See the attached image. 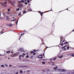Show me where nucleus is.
<instances>
[{"label": "nucleus", "mask_w": 74, "mask_h": 74, "mask_svg": "<svg viewBox=\"0 0 74 74\" xmlns=\"http://www.w3.org/2000/svg\"><path fill=\"white\" fill-rule=\"evenodd\" d=\"M18 54H19V53H14V57H15L16 56H18Z\"/></svg>", "instance_id": "nucleus-1"}, {"label": "nucleus", "mask_w": 74, "mask_h": 74, "mask_svg": "<svg viewBox=\"0 0 74 74\" xmlns=\"http://www.w3.org/2000/svg\"><path fill=\"white\" fill-rule=\"evenodd\" d=\"M7 21H9V19L8 18V16H7L6 17V19Z\"/></svg>", "instance_id": "nucleus-2"}, {"label": "nucleus", "mask_w": 74, "mask_h": 74, "mask_svg": "<svg viewBox=\"0 0 74 74\" xmlns=\"http://www.w3.org/2000/svg\"><path fill=\"white\" fill-rule=\"evenodd\" d=\"M22 50V49L21 48H19L18 49V51H21Z\"/></svg>", "instance_id": "nucleus-3"}, {"label": "nucleus", "mask_w": 74, "mask_h": 74, "mask_svg": "<svg viewBox=\"0 0 74 74\" xmlns=\"http://www.w3.org/2000/svg\"><path fill=\"white\" fill-rule=\"evenodd\" d=\"M63 37H61L60 38V39H61L60 42H61L62 41V40H63Z\"/></svg>", "instance_id": "nucleus-4"}, {"label": "nucleus", "mask_w": 74, "mask_h": 74, "mask_svg": "<svg viewBox=\"0 0 74 74\" xmlns=\"http://www.w3.org/2000/svg\"><path fill=\"white\" fill-rule=\"evenodd\" d=\"M20 73H23V72L22 71V70H21L20 71Z\"/></svg>", "instance_id": "nucleus-5"}, {"label": "nucleus", "mask_w": 74, "mask_h": 74, "mask_svg": "<svg viewBox=\"0 0 74 74\" xmlns=\"http://www.w3.org/2000/svg\"><path fill=\"white\" fill-rule=\"evenodd\" d=\"M63 58V55H62L60 56V57H59V58L60 59V58Z\"/></svg>", "instance_id": "nucleus-6"}, {"label": "nucleus", "mask_w": 74, "mask_h": 74, "mask_svg": "<svg viewBox=\"0 0 74 74\" xmlns=\"http://www.w3.org/2000/svg\"><path fill=\"white\" fill-rule=\"evenodd\" d=\"M11 57H14V54L13 55V54H12L11 55Z\"/></svg>", "instance_id": "nucleus-7"}, {"label": "nucleus", "mask_w": 74, "mask_h": 74, "mask_svg": "<svg viewBox=\"0 0 74 74\" xmlns=\"http://www.w3.org/2000/svg\"><path fill=\"white\" fill-rule=\"evenodd\" d=\"M1 67H5V66L4 65H1Z\"/></svg>", "instance_id": "nucleus-8"}, {"label": "nucleus", "mask_w": 74, "mask_h": 74, "mask_svg": "<svg viewBox=\"0 0 74 74\" xmlns=\"http://www.w3.org/2000/svg\"><path fill=\"white\" fill-rule=\"evenodd\" d=\"M11 4L13 6H14L15 5H14V4L13 3H11Z\"/></svg>", "instance_id": "nucleus-9"}, {"label": "nucleus", "mask_w": 74, "mask_h": 74, "mask_svg": "<svg viewBox=\"0 0 74 74\" xmlns=\"http://www.w3.org/2000/svg\"><path fill=\"white\" fill-rule=\"evenodd\" d=\"M6 53H10V51H7L6 52Z\"/></svg>", "instance_id": "nucleus-10"}, {"label": "nucleus", "mask_w": 74, "mask_h": 74, "mask_svg": "<svg viewBox=\"0 0 74 74\" xmlns=\"http://www.w3.org/2000/svg\"><path fill=\"white\" fill-rule=\"evenodd\" d=\"M58 66H56V67L55 68H53V69H58Z\"/></svg>", "instance_id": "nucleus-11"}, {"label": "nucleus", "mask_w": 74, "mask_h": 74, "mask_svg": "<svg viewBox=\"0 0 74 74\" xmlns=\"http://www.w3.org/2000/svg\"><path fill=\"white\" fill-rule=\"evenodd\" d=\"M18 20H17V21H16V25H17L18 24Z\"/></svg>", "instance_id": "nucleus-12"}, {"label": "nucleus", "mask_w": 74, "mask_h": 74, "mask_svg": "<svg viewBox=\"0 0 74 74\" xmlns=\"http://www.w3.org/2000/svg\"><path fill=\"white\" fill-rule=\"evenodd\" d=\"M20 9H19V8H17L16 9V11H19V10Z\"/></svg>", "instance_id": "nucleus-13"}, {"label": "nucleus", "mask_w": 74, "mask_h": 74, "mask_svg": "<svg viewBox=\"0 0 74 74\" xmlns=\"http://www.w3.org/2000/svg\"><path fill=\"white\" fill-rule=\"evenodd\" d=\"M62 71H66V70L62 69Z\"/></svg>", "instance_id": "nucleus-14"}, {"label": "nucleus", "mask_w": 74, "mask_h": 74, "mask_svg": "<svg viewBox=\"0 0 74 74\" xmlns=\"http://www.w3.org/2000/svg\"><path fill=\"white\" fill-rule=\"evenodd\" d=\"M30 70H28L27 71V73H29V72H30Z\"/></svg>", "instance_id": "nucleus-15"}, {"label": "nucleus", "mask_w": 74, "mask_h": 74, "mask_svg": "<svg viewBox=\"0 0 74 74\" xmlns=\"http://www.w3.org/2000/svg\"><path fill=\"white\" fill-rule=\"evenodd\" d=\"M68 44V42H66L64 43V44Z\"/></svg>", "instance_id": "nucleus-16"}, {"label": "nucleus", "mask_w": 74, "mask_h": 74, "mask_svg": "<svg viewBox=\"0 0 74 74\" xmlns=\"http://www.w3.org/2000/svg\"><path fill=\"white\" fill-rule=\"evenodd\" d=\"M71 56H73V57H74V54H71Z\"/></svg>", "instance_id": "nucleus-17"}, {"label": "nucleus", "mask_w": 74, "mask_h": 74, "mask_svg": "<svg viewBox=\"0 0 74 74\" xmlns=\"http://www.w3.org/2000/svg\"><path fill=\"white\" fill-rule=\"evenodd\" d=\"M15 20H16V19L11 20V22H12V21H15Z\"/></svg>", "instance_id": "nucleus-18"}, {"label": "nucleus", "mask_w": 74, "mask_h": 74, "mask_svg": "<svg viewBox=\"0 0 74 74\" xmlns=\"http://www.w3.org/2000/svg\"><path fill=\"white\" fill-rule=\"evenodd\" d=\"M56 58H55L53 59V60H56Z\"/></svg>", "instance_id": "nucleus-19"}, {"label": "nucleus", "mask_w": 74, "mask_h": 74, "mask_svg": "<svg viewBox=\"0 0 74 74\" xmlns=\"http://www.w3.org/2000/svg\"><path fill=\"white\" fill-rule=\"evenodd\" d=\"M26 11H25L23 12V13H24V14H25V13H26Z\"/></svg>", "instance_id": "nucleus-20"}, {"label": "nucleus", "mask_w": 74, "mask_h": 74, "mask_svg": "<svg viewBox=\"0 0 74 74\" xmlns=\"http://www.w3.org/2000/svg\"><path fill=\"white\" fill-rule=\"evenodd\" d=\"M29 56L28 55L26 56V58H29Z\"/></svg>", "instance_id": "nucleus-21"}, {"label": "nucleus", "mask_w": 74, "mask_h": 74, "mask_svg": "<svg viewBox=\"0 0 74 74\" xmlns=\"http://www.w3.org/2000/svg\"><path fill=\"white\" fill-rule=\"evenodd\" d=\"M61 46H63V43H61Z\"/></svg>", "instance_id": "nucleus-22"}, {"label": "nucleus", "mask_w": 74, "mask_h": 74, "mask_svg": "<svg viewBox=\"0 0 74 74\" xmlns=\"http://www.w3.org/2000/svg\"><path fill=\"white\" fill-rule=\"evenodd\" d=\"M70 48V47H67V49H69Z\"/></svg>", "instance_id": "nucleus-23"}, {"label": "nucleus", "mask_w": 74, "mask_h": 74, "mask_svg": "<svg viewBox=\"0 0 74 74\" xmlns=\"http://www.w3.org/2000/svg\"><path fill=\"white\" fill-rule=\"evenodd\" d=\"M10 11V9H8V11Z\"/></svg>", "instance_id": "nucleus-24"}, {"label": "nucleus", "mask_w": 74, "mask_h": 74, "mask_svg": "<svg viewBox=\"0 0 74 74\" xmlns=\"http://www.w3.org/2000/svg\"><path fill=\"white\" fill-rule=\"evenodd\" d=\"M18 73H19V72H17L15 73V74H18Z\"/></svg>", "instance_id": "nucleus-25"}, {"label": "nucleus", "mask_w": 74, "mask_h": 74, "mask_svg": "<svg viewBox=\"0 0 74 74\" xmlns=\"http://www.w3.org/2000/svg\"><path fill=\"white\" fill-rule=\"evenodd\" d=\"M42 63L43 64H45V62H42Z\"/></svg>", "instance_id": "nucleus-26"}, {"label": "nucleus", "mask_w": 74, "mask_h": 74, "mask_svg": "<svg viewBox=\"0 0 74 74\" xmlns=\"http://www.w3.org/2000/svg\"><path fill=\"white\" fill-rule=\"evenodd\" d=\"M21 14V12L19 13V14H18L19 16H20Z\"/></svg>", "instance_id": "nucleus-27"}, {"label": "nucleus", "mask_w": 74, "mask_h": 74, "mask_svg": "<svg viewBox=\"0 0 74 74\" xmlns=\"http://www.w3.org/2000/svg\"><path fill=\"white\" fill-rule=\"evenodd\" d=\"M62 69H60V71H62Z\"/></svg>", "instance_id": "nucleus-28"}, {"label": "nucleus", "mask_w": 74, "mask_h": 74, "mask_svg": "<svg viewBox=\"0 0 74 74\" xmlns=\"http://www.w3.org/2000/svg\"><path fill=\"white\" fill-rule=\"evenodd\" d=\"M5 13H3V15H5Z\"/></svg>", "instance_id": "nucleus-29"}, {"label": "nucleus", "mask_w": 74, "mask_h": 74, "mask_svg": "<svg viewBox=\"0 0 74 74\" xmlns=\"http://www.w3.org/2000/svg\"><path fill=\"white\" fill-rule=\"evenodd\" d=\"M66 49H66V48H64V51H66Z\"/></svg>", "instance_id": "nucleus-30"}, {"label": "nucleus", "mask_w": 74, "mask_h": 74, "mask_svg": "<svg viewBox=\"0 0 74 74\" xmlns=\"http://www.w3.org/2000/svg\"><path fill=\"white\" fill-rule=\"evenodd\" d=\"M65 47L64 46V47H62V49H63Z\"/></svg>", "instance_id": "nucleus-31"}, {"label": "nucleus", "mask_w": 74, "mask_h": 74, "mask_svg": "<svg viewBox=\"0 0 74 74\" xmlns=\"http://www.w3.org/2000/svg\"><path fill=\"white\" fill-rule=\"evenodd\" d=\"M30 1H29V0L27 1V2H28V3H30Z\"/></svg>", "instance_id": "nucleus-32"}, {"label": "nucleus", "mask_w": 74, "mask_h": 74, "mask_svg": "<svg viewBox=\"0 0 74 74\" xmlns=\"http://www.w3.org/2000/svg\"><path fill=\"white\" fill-rule=\"evenodd\" d=\"M58 71H60V69H58L57 70Z\"/></svg>", "instance_id": "nucleus-33"}, {"label": "nucleus", "mask_w": 74, "mask_h": 74, "mask_svg": "<svg viewBox=\"0 0 74 74\" xmlns=\"http://www.w3.org/2000/svg\"><path fill=\"white\" fill-rule=\"evenodd\" d=\"M38 58H39V59H41V57H40L39 56H38Z\"/></svg>", "instance_id": "nucleus-34"}, {"label": "nucleus", "mask_w": 74, "mask_h": 74, "mask_svg": "<svg viewBox=\"0 0 74 74\" xmlns=\"http://www.w3.org/2000/svg\"><path fill=\"white\" fill-rule=\"evenodd\" d=\"M5 66H6V67H8V65L5 64Z\"/></svg>", "instance_id": "nucleus-35"}, {"label": "nucleus", "mask_w": 74, "mask_h": 74, "mask_svg": "<svg viewBox=\"0 0 74 74\" xmlns=\"http://www.w3.org/2000/svg\"><path fill=\"white\" fill-rule=\"evenodd\" d=\"M21 2H24V1H23V0H22L21 1Z\"/></svg>", "instance_id": "nucleus-36"}, {"label": "nucleus", "mask_w": 74, "mask_h": 74, "mask_svg": "<svg viewBox=\"0 0 74 74\" xmlns=\"http://www.w3.org/2000/svg\"><path fill=\"white\" fill-rule=\"evenodd\" d=\"M36 50H34V52H36Z\"/></svg>", "instance_id": "nucleus-37"}, {"label": "nucleus", "mask_w": 74, "mask_h": 74, "mask_svg": "<svg viewBox=\"0 0 74 74\" xmlns=\"http://www.w3.org/2000/svg\"><path fill=\"white\" fill-rule=\"evenodd\" d=\"M7 2H4V4H7Z\"/></svg>", "instance_id": "nucleus-38"}, {"label": "nucleus", "mask_w": 74, "mask_h": 74, "mask_svg": "<svg viewBox=\"0 0 74 74\" xmlns=\"http://www.w3.org/2000/svg\"><path fill=\"white\" fill-rule=\"evenodd\" d=\"M64 41H65V40H64L63 41H62V42H64Z\"/></svg>", "instance_id": "nucleus-39"}, {"label": "nucleus", "mask_w": 74, "mask_h": 74, "mask_svg": "<svg viewBox=\"0 0 74 74\" xmlns=\"http://www.w3.org/2000/svg\"><path fill=\"white\" fill-rule=\"evenodd\" d=\"M1 4L2 5H3V3H1Z\"/></svg>", "instance_id": "nucleus-40"}, {"label": "nucleus", "mask_w": 74, "mask_h": 74, "mask_svg": "<svg viewBox=\"0 0 74 74\" xmlns=\"http://www.w3.org/2000/svg\"><path fill=\"white\" fill-rule=\"evenodd\" d=\"M10 12H7V14H10Z\"/></svg>", "instance_id": "nucleus-41"}, {"label": "nucleus", "mask_w": 74, "mask_h": 74, "mask_svg": "<svg viewBox=\"0 0 74 74\" xmlns=\"http://www.w3.org/2000/svg\"><path fill=\"white\" fill-rule=\"evenodd\" d=\"M36 53H33L34 55H36Z\"/></svg>", "instance_id": "nucleus-42"}, {"label": "nucleus", "mask_w": 74, "mask_h": 74, "mask_svg": "<svg viewBox=\"0 0 74 74\" xmlns=\"http://www.w3.org/2000/svg\"><path fill=\"white\" fill-rule=\"evenodd\" d=\"M50 63H54V62H50Z\"/></svg>", "instance_id": "nucleus-43"}, {"label": "nucleus", "mask_w": 74, "mask_h": 74, "mask_svg": "<svg viewBox=\"0 0 74 74\" xmlns=\"http://www.w3.org/2000/svg\"><path fill=\"white\" fill-rule=\"evenodd\" d=\"M25 4H27V2L25 3Z\"/></svg>", "instance_id": "nucleus-44"}, {"label": "nucleus", "mask_w": 74, "mask_h": 74, "mask_svg": "<svg viewBox=\"0 0 74 74\" xmlns=\"http://www.w3.org/2000/svg\"><path fill=\"white\" fill-rule=\"evenodd\" d=\"M39 56H42V55L40 54V55H39Z\"/></svg>", "instance_id": "nucleus-45"}, {"label": "nucleus", "mask_w": 74, "mask_h": 74, "mask_svg": "<svg viewBox=\"0 0 74 74\" xmlns=\"http://www.w3.org/2000/svg\"><path fill=\"white\" fill-rule=\"evenodd\" d=\"M11 66H12V65H10L9 66V67H11Z\"/></svg>", "instance_id": "nucleus-46"}, {"label": "nucleus", "mask_w": 74, "mask_h": 74, "mask_svg": "<svg viewBox=\"0 0 74 74\" xmlns=\"http://www.w3.org/2000/svg\"><path fill=\"white\" fill-rule=\"evenodd\" d=\"M19 58H21V55H20L19 56Z\"/></svg>", "instance_id": "nucleus-47"}, {"label": "nucleus", "mask_w": 74, "mask_h": 74, "mask_svg": "<svg viewBox=\"0 0 74 74\" xmlns=\"http://www.w3.org/2000/svg\"><path fill=\"white\" fill-rule=\"evenodd\" d=\"M1 12H0V16H1Z\"/></svg>", "instance_id": "nucleus-48"}, {"label": "nucleus", "mask_w": 74, "mask_h": 74, "mask_svg": "<svg viewBox=\"0 0 74 74\" xmlns=\"http://www.w3.org/2000/svg\"><path fill=\"white\" fill-rule=\"evenodd\" d=\"M41 16H42V13H41Z\"/></svg>", "instance_id": "nucleus-49"}, {"label": "nucleus", "mask_w": 74, "mask_h": 74, "mask_svg": "<svg viewBox=\"0 0 74 74\" xmlns=\"http://www.w3.org/2000/svg\"><path fill=\"white\" fill-rule=\"evenodd\" d=\"M22 35H21V36H20V38H19V39H20V38H21V36H22Z\"/></svg>", "instance_id": "nucleus-50"}, {"label": "nucleus", "mask_w": 74, "mask_h": 74, "mask_svg": "<svg viewBox=\"0 0 74 74\" xmlns=\"http://www.w3.org/2000/svg\"><path fill=\"white\" fill-rule=\"evenodd\" d=\"M25 54H24V53H23V56H24V55H25Z\"/></svg>", "instance_id": "nucleus-51"}, {"label": "nucleus", "mask_w": 74, "mask_h": 74, "mask_svg": "<svg viewBox=\"0 0 74 74\" xmlns=\"http://www.w3.org/2000/svg\"><path fill=\"white\" fill-rule=\"evenodd\" d=\"M9 26H10V27L12 26V25H9Z\"/></svg>", "instance_id": "nucleus-52"}, {"label": "nucleus", "mask_w": 74, "mask_h": 74, "mask_svg": "<svg viewBox=\"0 0 74 74\" xmlns=\"http://www.w3.org/2000/svg\"><path fill=\"white\" fill-rule=\"evenodd\" d=\"M64 47L65 48H66V47H67V46H64Z\"/></svg>", "instance_id": "nucleus-53"}, {"label": "nucleus", "mask_w": 74, "mask_h": 74, "mask_svg": "<svg viewBox=\"0 0 74 74\" xmlns=\"http://www.w3.org/2000/svg\"><path fill=\"white\" fill-rule=\"evenodd\" d=\"M11 53H14V52H13L12 51H11Z\"/></svg>", "instance_id": "nucleus-54"}, {"label": "nucleus", "mask_w": 74, "mask_h": 74, "mask_svg": "<svg viewBox=\"0 0 74 74\" xmlns=\"http://www.w3.org/2000/svg\"><path fill=\"white\" fill-rule=\"evenodd\" d=\"M3 6H5V4H3Z\"/></svg>", "instance_id": "nucleus-55"}, {"label": "nucleus", "mask_w": 74, "mask_h": 74, "mask_svg": "<svg viewBox=\"0 0 74 74\" xmlns=\"http://www.w3.org/2000/svg\"><path fill=\"white\" fill-rule=\"evenodd\" d=\"M21 52H25V51L23 50V51H21Z\"/></svg>", "instance_id": "nucleus-56"}, {"label": "nucleus", "mask_w": 74, "mask_h": 74, "mask_svg": "<svg viewBox=\"0 0 74 74\" xmlns=\"http://www.w3.org/2000/svg\"><path fill=\"white\" fill-rule=\"evenodd\" d=\"M43 58V57H40V58Z\"/></svg>", "instance_id": "nucleus-57"}, {"label": "nucleus", "mask_w": 74, "mask_h": 74, "mask_svg": "<svg viewBox=\"0 0 74 74\" xmlns=\"http://www.w3.org/2000/svg\"><path fill=\"white\" fill-rule=\"evenodd\" d=\"M21 59V58L19 57V59Z\"/></svg>", "instance_id": "nucleus-58"}, {"label": "nucleus", "mask_w": 74, "mask_h": 74, "mask_svg": "<svg viewBox=\"0 0 74 74\" xmlns=\"http://www.w3.org/2000/svg\"><path fill=\"white\" fill-rule=\"evenodd\" d=\"M10 58H8V59H10Z\"/></svg>", "instance_id": "nucleus-59"}, {"label": "nucleus", "mask_w": 74, "mask_h": 74, "mask_svg": "<svg viewBox=\"0 0 74 74\" xmlns=\"http://www.w3.org/2000/svg\"><path fill=\"white\" fill-rule=\"evenodd\" d=\"M13 19H14V18H15V17H13Z\"/></svg>", "instance_id": "nucleus-60"}, {"label": "nucleus", "mask_w": 74, "mask_h": 74, "mask_svg": "<svg viewBox=\"0 0 74 74\" xmlns=\"http://www.w3.org/2000/svg\"><path fill=\"white\" fill-rule=\"evenodd\" d=\"M13 2H14V3H15V1H13Z\"/></svg>", "instance_id": "nucleus-61"}, {"label": "nucleus", "mask_w": 74, "mask_h": 74, "mask_svg": "<svg viewBox=\"0 0 74 74\" xmlns=\"http://www.w3.org/2000/svg\"><path fill=\"white\" fill-rule=\"evenodd\" d=\"M5 58H7V56H5Z\"/></svg>", "instance_id": "nucleus-62"}, {"label": "nucleus", "mask_w": 74, "mask_h": 74, "mask_svg": "<svg viewBox=\"0 0 74 74\" xmlns=\"http://www.w3.org/2000/svg\"><path fill=\"white\" fill-rule=\"evenodd\" d=\"M21 56H23L22 55H21Z\"/></svg>", "instance_id": "nucleus-63"}, {"label": "nucleus", "mask_w": 74, "mask_h": 74, "mask_svg": "<svg viewBox=\"0 0 74 74\" xmlns=\"http://www.w3.org/2000/svg\"><path fill=\"white\" fill-rule=\"evenodd\" d=\"M74 29L73 30V32H74Z\"/></svg>", "instance_id": "nucleus-64"}]
</instances>
